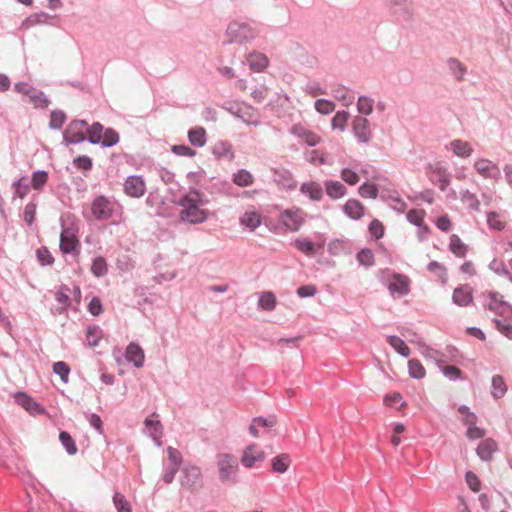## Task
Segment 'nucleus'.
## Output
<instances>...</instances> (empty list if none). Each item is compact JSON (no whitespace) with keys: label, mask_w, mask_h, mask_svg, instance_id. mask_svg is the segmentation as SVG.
I'll use <instances>...</instances> for the list:
<instances>
[{"label":"nucleus","mask_w":512,"mask_h":512,"mask_svg":"<svg viewBox=\"0 0 512 512\" xmlns=\"http://www.w3.org/2000/svg\"><path fill=\"white\" fill-rule=\"evenodd\" d=\"M209 200L198 190L191 189L178 202L180 219L189 224H200L207 220L209 212L203 207Z\"/></svg>","instance_id":"obj_1"},{"label":"nucleus","mask_w":512,"mask_h":512,"mask_svg":"<svg viewBox=\"0 0 512 512\" xmlns=\"http://www.w3.org/2000/svg\"><path fill=\"white\" fill-rule=\"evenodd\" d=\"M218 479L221 484L234 486L238 483L239 464L237 458L229 453L216 456Z\"/></svg>","instance_id":"obj_2"},{"label":"nucleus","mask_w":512,"mask_h":512,"mask_svg":"<svg viewBox=\"0 0 512 512\" xmlns=\"http://www.w3.org/2000/svg\"><path fill=\"white\" fill-rule=\"evenodd\" d=\"M258 35L256 28L248 23L233 21L225 31L227 43L245 44L254 40Z\"/></svg>","instance_id":"obj_3"},{"label":"nucleus","mask_w":512,"mask_h":512,"mask_svg":"<svg viewBox=\"0 0 512 512\" xmlns=\"http://www.w3.org/2000/svg\"><path fill=\"white\" fill-rule=\"evenodd\" d=\"M180 485L192 493L198 492L203 488V476L201 469L192 464H187L181 468L179 477Z\"/></svg>","instance_id":"obj_4"},{"label":"nucleus","mask_w":512,"mask_h":512,"mask_svg":"<svg viewBox=\"0 0 512 512\" xmlns=\"http://www.w3.org/2000/svg\"><path fill=\"white\" fill-rule=\"evenodd\" d=\"M14 90L17 93L26 96L28 98V102L31 103L36 109L47 108L50 103L44 92L26 82L16 83L14 85Z\"/></svg>","instance_id":"obj_5"},{"label":"nucleus","mask_w":512,"mask_h":512,"mask_svg":"<svg viewBox=\"0 0 512 512\" xmlns=\"http://www.w3.org/2000/svg\"><path fill=\"white\" fill-rule=\"evenodd\" d=\"M115 203L105 196L96 197L91 204V213L96 220H108L114 212Z\"/></svg>","instance_id":"obj_6"},{"label":"nucleus","mask_w":512,"mask_h":512,"mask_svg":"<svg viewBox=\"0 0 512 512\" xmlns=\"http://www.w3.org/2000/svg\"><path fill=\"white\" fill-rule=\"evenodd\" d=\"M305 221V213L299 208L286 209L280 214V222L290 231H298Z\"/></svg>","instance_id":"obj_7"},{"label":"nucleus","mask_w":512,"mask_h":512,"mask_svg":"<svg viewBox=\"0 0 512 512\" xmlns=\"http://www.w3.org/2000/svg\"><path fill=\"white\" fill-rule=\"evenodd\" d=\"M265 458V452L256 444H251L243 450L240 461L245 468H252L256 463L263 462Z\"/></svg>","instance_id":"obj_8"},{"label":"nucleus","mask_w":512,"mask_h":512,"mask_svg":"<svg viewBox=\"0 0 512 512\" xmlns=\"http://www.w3.org/2000/svg\"><path fill=\"white\" fill-rule=\"evenodd\" d=\"M124 190L130 197L140 198L145 194L146 184L141 176L132 175L127 177Z\"/></svg>","instance_id":"obj_9"},{"label":"nucleus","mask_w":512,"mask_h":512,"mask_svg":"<svg viewBox=\"0 0 512 512\" xmlns=\"http://www.w3.org/2000/svg\"><path fill=\"white\" fill-rule=\"evenodd\" d=\"M353 132L356 138L362 143H368L372 137L370 122L367 118L356 116L353 120Z\"/></svg>","instance_id":"obj_10"},{"label":"nucleus","mask_w":512,"mask_h":512,"mask_svg":"<svg viewBox=\"0 0 512 512\" xmlns=\"http://www.w3.org/2000/svg\"><path fill=\"white\" fill-rule=\"evenodd\" d=\"M474 169L484 178L497 179L500 176L498 166L488 159L476 160Z\"/></svg>","instance_id":"obj_11"},{"label":"nucleus","mask_w":512,"mask_h":512,"mask_svg":"<svg viewBox=\"0 0 512 512\" xmlns=\"http://www.w3.org/2000/svg\"><path fill=\"white\" fill-rule=\"evenodd\" d=\"M391 12L403 19H409L413 13L411 0H388Z\"/></svg>","instance_id":"obj_12"},{"label":"nucleus","mask_w":512,"mask_h":512,"mask_svg":"<svg viewBox=\"0 0 512 512\" xmlns=\"http://www.w3.org/2000/svg\"><path fill=\"white\" fill-rule=\"evenodd\" d=\"M291 134L302 139L307 145L313 147L320 142V137L301 124H295L291 127Z\"/></svg>","instance_id":"obj_13"},{"label":"nucleus","mask_w":512,"mask_h":512,"mask_svg":"<svg viewBox=\"0 0 512 512\" xmlns=\"http://www.w3.org/2000/svg\"><path fill=\"white\" fill-rule=\"evenodd\" d=\"M472 299V288L467 284L457 287L453 291L452 300L458 306H467L471 303Z\"/></svg>","instance_id":"obj_14"},{"label":"nucleus","mask_w":512,"mask_h":512,"mask_svg":"<svg viewBox=\"0 0 512 512\" xmlns=\"http://www.w3.org/2000/svg\"><path fill=\"white\" fill-rule=\"evenodd\" d=\"M388 289L392 294L404 296L409 293V280L406 276L395 274L389 282Z\"/></svg>","instance_id":"obj_15"},{"label":"nucleus","mask_w":512,"mask_h":512,"mask_svg":"<svg viewBox=\"0 0 512 512\" xmlns=\"http://www.w3.org/2000/svg\"><path fill=\"white\" fill-rule=\"evenodd\" d=\"M489 302L485 305L489 310L494 311L495 313H504L509 310L510 305L504 301L503 296L498 292H489Z\"/></svg>","instance_id":"obj_16"},{"label":"nucleus","mask_w":512,"mask_h":512,"mask_svg":"<svg viewBox=\"0 0 512 512\" xmlns=\"http://www.w3.org/2000/svg\"><path fill=\"white\" fill-rule=\"evenodd\" d=\"M15 399L20 406L32 414H42L44 412V409L25 393H17Z\"/></svg>","instance_id":"obj_17"},{"label":"nucleus","mask_w":512,"mask_h":512,"mask_svg":"<svg viewBox=\"0 0 512 512\" xmlns=\"http://www.w3.org/2000/svg\"><path fill=\"white\" fill-rule=\"evenodd\" d=\"M78 245V240L75 235L68 229H63L60 236V250L64 254L71 253Z\"/></svg>","instance_id":"obj_18"},{"label":"nucleus","mask_w":512,"mask_h":512,"mask_svg":"<svg viewBox=\"0 0 512 512\" xmlns=\"http://www.w3.org/2000/svg\"><path fill=\"white\" fill-rule=\"evenodd\" d=\"M63 138L66 144H78L86 139L84 131L77 126H74L72 122L65 130Z\"/></svg>","instance_id":"obj_19"},{"label":"nucleus","mask_w":512,"mask_h":512,"mask_svg":"<svg viewBox=\"0 0 512 512\" xmlns=\"http://www.w3.org/2000/svg\"><path fill=\"white\" fill-rule=\"evenodd\" d=\"M126 359L133 362L135 367L140 368L144 363V352L140 346L131 343L126 348Z\"/></svg>","instance_id":"obj_20"},{"label":"nucleus","mask_w":512,"mask_h":512,"mask_svg":"<svg viewBox=\"0 0 512 512\" xmlns=\"http://www.w3.org/2000/svg\"><path fill=\"white\" fill-rule=\"evenodd\" d=\"M497 444L492 439L483 440L477 447V455L483 460L488 461L491 459L492 454L496 451Z\"/></svg>","instance_id":"obj_21"},{"label":"nucleus","mask_w":512,"mask_h":512,"mask_svg":"<svg viewBox=\"0 0 512 512\" xmlns=\"http://www.w3.org/2000/svg\"><path fill=\"white\" fill-rule=\"evenodd\" d=\"M449 145L450 149L458 157L467 158L473 152L471 145L467 141H463L461 139L452 140Z\"/></svg>","instance_id":"obj_22"},{"label":"nucleus","mask_w":512,"mask_h":512,"mask_svg":"<svg viewBox=\"0 0 512 512\" xmlns=\"http://www.w3.org/2000/svg\"><path fill=\"white\" fill-rule=\"evenodd\" d=\"M300 191L310 197L314 201H319L323 197L322 186L314 181L303 183Z\"/></svg>","instance_id":"obj_23"},{"label":"nucleus","mask_w":512,"mask_h":512,"mask_svg":"<svg viewBox=\"0 0 512 512\" xmlns=\"http://www.w3.org/2000/svg\"><path fill=\"white\" fill-rule=\"evenodd\" d=\"M240 224L255 230L261 225V215L256 211H246L240 218Z\"/></svg>","instance_id":"obj_24"},{"label":"nucleus","mask_w":512,"mask_h":512,"mask_svg":"<svg viewBox=\"0 0 512 512\" xmlns=\"http://www.w3.org/2000/svg\"><path fill=\"white\" fill-rule=\"evenodd\" d=\"M247 61L250 68L258 72L264 70L268 65V58L264 54L258 52L249 54Z\"/></svg>","instance_id":"obj_25"},{"label":"nucleus","mask_w":512,"mask_h":512,"mask_svg":"<svg viewBox=\"0 0 512 512\" xmlns=\"http://www.w3.org/2000/svg\"><path fill=\"white\" fill-rule=\"evenodd\" d=\"M448 68L457 81H463L467 73V67L456 58H449L447 61Z\"/></svg>","instance_id":"obj_26"},{"label":"nucleus","mask_w":512,"mask_h":512,"mask_svg":"<svg viewBox=\"0 0 512 512\" xmlns=\"http://www.w3.org/2000/svg\"><path fill=\"white\" fill-rule=\"evenodd\" d=\"M344 211L349 217L359 219L363 216L364 207L358 200L350 199L344 205Z\"/></svg>","instance_id":"obj_27"},{"label":"nucleus","mask_w":512,"mask_h":512,"mask_svg":"<svg viewBox=\"0 0 512 512\" xmlns=\"http://www.w3.org/2000/svg\"><path fill=\"white\" fill-rule=\"evenodd\" d=\"M326 193L333 199L341 198L346 194V187L339 181H326Z\"/></svg>","instance_id":"obj_28"},{"label":"nucleus","mask_w":512,"mask_h":512,"mask_svg":"<svg viewBox=\"0 0 512 512\" xmlns=\"http://www.w3.org/2000/svg\"><path fill=\"white\" fill-rule=\"evenodd\" d=\"M290 464V456L286 453L274 457L271 461L273 471L281 474L287 471Z\"/></svg>","instance_id":"obj_29"},{"label":"nucleus","mask_w":512,"mask_h":512,"mask_svg":"<svg viewBox=\"0 0 512 512\" xmlns=\"http://www.w3.org/2000/svg\"><path fill=\"white\" fill-rule=\"evenodd\" d=\"M189 142L196 147H203L206 144V131L202 127L191 129L188 132Z\"/></svg>","instance_id":"obj_30"},{"label":"nucleus","mask_w":512,"mask_h":512,"mask_svg":"<svg viewBox=\"0 0 512 512\" xmlns=\"http://www.w3.org/2000/svg\"><path fill=\"white\" fill-rule=\"evenodd\" d=\"M233 182L240 187H247L253 184L254 177L246 169H240L233 175Z\"/></svg>","instance_id":"obj_31"},{"label":"nucleus","mask_w":512,"mask_h":512,"mask_svg":"<svg viewBox=\"0 0 512 512\" xmlns=\"http://www.w3.org/2000/svg\"><path fill=\"white\" fill-rule=\"evenodd\" d=\"M507 386L502 376L495 375L492 377V396L499 399L505 395Z\"/></svg>","instance_id":"obj_32"},{"label":"nucleus","mask_w":512,"mask_h":512,"mask_svg":"<svg viewBox=\"0 0 512 512\" xmlns=\"http://www.w3.org/2000/svg\"><path fill=\"white\" fill-rule=\"evenodd\" d=\"M213 154L219 158L232 159L234 154L232 146L228 142L220 141L213 146Z\"/></svg>","instance_id":"obj_33"},{"label":"nucleus","mask_w":512,"mask_h":512,"mask_svg":"<svg viewBox=\"0 0 512 512\" xmlns=\"http://www.w3.org/2000/svg\"><path fill=\"white\" fill-rule=\"evenodd\" d=\"M449 248L451 252L457 257H464L467 252L466 245L462 242V240L458 237V235L453 234L450 237Z\"/></svg>","instance_id":"obj_34"},{"label":"nucleus","mask_w":512,"mask_h":512,"mask_svg":"<svg viewBox=\"0 0 512 512\" xmlns=\"http://www.w3.org/2000/svg\"><path fill=\"white\" fill-rule=\"evenodd\" d=\"M387 341L403 357H408L410 355L409 347L398 336H388Z\"/></svg>","instance_id":"obj_35"},{"label":"nucleus","mask_w":512,"mask_h":512,"mask_svg":"<svg viewBox=\"0 0 512 512\" xmlns=\"http://www.w3.org/2000/svg\"><path fill=\"white\" fill-rule=\"evenodd\" d=\"M102 330L98 326H91L86 331V341L90 347H96L102 338Z\"/></svg>","instance_id":"obj_36"},{"label":"nucleus","mask_w":512,"mask_h":512,"mask_svg":"<svg viewBox=\"0 0 512 512\" xmlns=\"http://www.w3.org/2000/svg\"><path fill=\"white\" fill-rule=\"evenodd\" d=\"M259 306L266 311H272L276 306V298L272 292H264L258 301Z\"/></svg>","instance_id":"obj_37"},{"label":"nucleus","mask_w":512,"mask_h":512,"mask_svg":"<svg viewBox=\"0 0 512 512\" xmlns=\"http://www.w3.org/2000/svg\"><path fill=\"white\" fill-rule=\"evenodd\" d=\"M103 126L99 122H95L88 129V141L91 144H99L103 135Z\"/></svg>","instance_id":"obj_38"},{"label":"nucleus","mask_w":512,"mask_h":512,"mask_svg":"<svg viewBox=\"0 0 512 512\" xmlns=\"http://www.w3.org/2000/svg\"><path fill=\"white\" fill-rule=\"evenodd\" d=\"M145 426L146 427H152L154 429V431L151 433V436L153 438V440L155 441V444L157 446H161V441H160V437L162 435V430H161V423L159 420H152L150 418H147L144 422Z\"/></svg>","instance_id":"obj_39"},{"label":"nucleus","mask_w":512,"mask_h":512,"mask_svg":"<svg viewBox=\"0 0 512 512\" xmlns=\"http://www.w3.org/2000/svg\"><path fill=\"white\" fill-rule=\"evenodd\" d=\"M59 439L62 443V445L65 447L66 451L70 455H74L77 452V447L75 444V441L71 437V435L68 432L62 431L59 434Z\"/></svg>","instance_id":"obj_40"},{"label":"nucleus","mask_w":512,"mask_h":512,"mask_svg":"<svg viewBox=\"0 0 512 512\" xmlns=\"http://www.w3.org/2000/svg\"><path fill=\"white\" fill-rule=\"evenodd\" d=\"M118 141H119L118 133L115 130L109 128V129H106L105 132L103 133L100 143L103 147H112V146L116 145L118 143Z\"/></svg>","instance_id":"obj_41"},{"label":"nucleus","mask_w":512,"mask_h":512,"mask_svg":"<svg viewBox=\"0 0 512 512\" xmlns=\"http://www.w3.org/2000/svg\"><path fill=\"white\" fill-rule=\"evenodd\" d=\"M66 120V115L61 110H53L50 115L49 127L51 129H60Z\"/></svg>","instance_id":"obj_42"},{"label":"nucleus","mask_w":512,"mask_h":512,"mask_svg":"<svg viewBox=\"0 0 512 512\" xmlns=\"http://www.w3.org/2000/svg\"><path fill=\"white\" fill-rule=\"evenodd\" d=\"M408 368H409V375L412 378L421 379V378H423L425 376V369H424V367L422 366L420 361H418L416 359H411L408 362Z\"/></svg>","instance_id":"obj_43"},{"label":"nucleus","mask_w":512,"mask_h":512,"mask_svg":"<svg viewBox=\"0 0 512 512\" xmlns=\"http://www.w3.org/2000/svg\"><path fill=\"white\" fill-rule=\"evenodd\" d=\"M48 180V173L44 170L35 171L32 175V187L35 190H40Z\"/></svg>","instance_id":"obj_44"},{"label":"nucleus","mask_w":512,"mask_h":512,"mask_svg":"<svg viewBox=\"0 0 512 512\" xmlns=\"http://www.w3.org/2000/svg\"><path fill=\"white\" fill-rule=\"evenodd\" d=\"M357 109L361 114L370 115L373 111V100L367 96H360L357 101Z\"/></svg>","instance_id":"obj_45"},{"label":"nucleus","mask_w":512,"mask_h":512,"mask_svg":"<svg viewBox=\"0 0 512 512\" xmlns=\"http://www.w3.org/2000/svg\"><path fill=\"white\" fill-rule=\"evenodd\" d=\"M335 104L327 99H318L315 102V109L317 112L323 115H328L335 110Z\"/></svg>","instance_id":"obj_46"},{"label":"nucleus","mask_w":512,"mask_h":512,"mask_svg":"<svg viewBox=\"0 0 512 512\" xmlns=\"http://www.w3.org/2000/svg\"><path fill=\"white\" fill-rule=\"evenodd\" d=\"M113 503L117 509V512H131V507L125 496L119 492H115L113 496Z\"/></svg>","instance_id":"obj_47"},{"label":"nucleus","mask_w":512,"mask_h":512,"mask_svg":"<svg viewBox=\"0 0 512 512\" xmlns=\"http://www.w3.org/2000/svg\"><path fill=\"white\" fill-rule=\"evenodd\" d=\"M359 194L363 198L375 199L378 196V188L373 183L365 182L359 187Z\"/></svg>","instance_id":"obj_48"},{"label":"nucleus","mask_w":512,"mask_h":512,"mask_svg":"<svg viewBox=\"0 0 512 512\" xmlns=\"http://www.w3.org/2000/svg\"><path fill=\"white\" fill-rule=\"evenodd\" d=\"M91 271L96 277H101L107 273V263L103 257H97L94 259Z\"/></svg>","instance_id":"obj_49"},{"label":"nucleus","mask_w":512,"mask_h":512,"mask_svg":"<svg viewBox=\"0 0 512 512\" xmlns=\"http://www.w3.org/2000/svg\"><path fill=\"white\" fill-rule=\"evenodd\" d=\"M295 245L298 250L305 253L308 256H313L316 253V248L314 243L307 239H297L295 241Z\"/></svg>","instance_id":"obj_50"},{"label":"nucleus","mask_w":512,"mask_h":512,"mask_svg":"<svg viewBox=\"0 0 512 512\" xmlns=\"http://www.w3.org/2000/svg\"><path fill=\"white\" fill-rule=\"evenodd\" d=\"M461 200L464 203H467L470 208L475 211H480V202L477 199L476 195L471 193L469 190H465L461 192Z\"/></svg>","instance_id":"obj_51"},{"label":"nucleus","mask_w":512,"mask_h":512,"mask_svg":"<svg viewBox=\"0 0 512 512\" xmlns=\"http://www.w3.org/2000/svg\"><path fill=\"white\" fill-rule=\"evenodd\" d=\"M348 119H349L348 112H346V111L337 112L332 119V127L334 129L344 130Z\"/></svg>","instance_id":"obj_52"},{"label":"nucleus","mask_w":512,"mask_h":512,"mask_svg":"<svg viewBox=\"0 0 512 512\" xmlns=\"http://www.w3.org/2000/svg\"><path fill=\"white\" fill-rule=\"evenodd\" d=\"M53 372L55 374L59 375L63 382L66 383L68 381V376H69V373H70V368H69V366L65 362L58 361V362L54 363V365H53Z\"/></svg>","instance_id":"obj_53"},{"label":"nucleus","mask_w":512,"mask_h":512,"mask_svg":"<svg viewBox=\"0 0 512 512\" xmlns=\"http://www.w3.org/2000/svg\"><path fill=\"white\" fill-rule=\"evenodd\" d=\"M356 258L364 266H372L374 264V254L370 249H362L357 253Z\"/></svg>","instance_id":"obj_54"},{"label":"nucleus","mask_w":512,"mask_h":512,"mask_svg":"<svg viewBox=\"0 0 512 512\" xmlns=\"http://www.w3.org/2000/svg\"><path fill=\"white\" fill-rule=\"evenodd\" d=\"M459 413L463 416L462 421L464 424H476L477 423V416L474 412H471L469 407L466 405H461L458 408Z\"/></svg>","instance_id":"obj_55"},{"label":"nucleus","mask_w":512,"mask_h":512,"mask_svg":"<svg viewBox=\"0 0 512 512\" xmlns=\"http://www.w3.org/2000/svg\"><path fill=\"white\" fill-rule=\"evenodd\" d=\"M13 186L15 187V195L19 198H24L29 191V185L27 183L26 177H21L15 181Z\"/></svg>","instance_id":"obj_56"},{"label":"nucleus","mask_w":512,"mask_h":512,"mask_svg":"<svg viewBox=\"0 0 512 512\" xmlns=\"http://www.w3.org/2000/svg\"><path fill=\"white\" fill-rule=\"evenodd\" d=\"M49 15L47 13L41 12L30 15L24 22V25L33 26L36 24H46L48 22Z\"/></svg>","instance_id":"obj_57"},{"label":"nucleus","mask_w":512,"mask_h":512,"mask_svg":"<svg viewBox=\"0 0 512 512\" xmlns=\"http://www.w3.org/2000/svg\"><path fill=\"white\" fill-rule=\"evenodd\" d=\"M237 117H239L244 123L247 125H253L258 126L260 125V120L258 116L254 112H241L239 111L236 114Z\"/></svg>","instance_id":"obj_58"},{"label":"nucleus","mask_w":512,"mask_h":512,"mask_svg":"<svg viewBox=\"0 0 512 512\" xmlns=\"http://www.w3.org/2000/svg\"><path fill=\"white\" fill-rule=\"evenodd\" d=\"M341 179L349 185H356L359 182L358 174L349 168L342 169Z\"/></svg>","instance_id":"obj_59"},{"label":"nucleus","mask_w":512,"mask_h":512,"mask_svg":"<svg viewBox=\"0 0 512 512\" xmlns=\"http://www.w3.org/2000/svg\"><path fill=\"white\" fill-rule=\"evenodd\" d=\"M37 258L42 265H50L54 258L46 247H41L36 252Z\"/></svg>","instance_id":"obj_60"},{"label":"nucleus","mask_w":512,"mask_h":512,"mask_svg":"<svg viewBox=\"0 0 512 512\" xmlns=\"http://www.w3.org/2000/svg\"><path fill=\"white\" fill-rule=\"evenodd\" d=\"M487 224L495 230H502L505 226L504 222L499 219V215L496 212H489L487 214Z\"/></svg>","instance_id":"obj_61"},{"label":"nucleus","mask_w":512,"mask_h":512,"mask_svg":"<svg viewBox=\"0 0 512 512\" xmlns=\"http://www.w3.org/2000/svg\"><path fill=\"white\" fill-rule=\"evenodd\" d=\"M167 454H168V459L170 462L169 465H175L176 467H180V465L182 463V455H181L180 451L169 446L167 448Z\"/></svg>","instance_id":"obj_62"},{"label":"nucleus","mask_w":512,"mask_h":512,"mask_svg":"<svg viewBox=\"0 0 512 512\" xmlns=\"http://www.w3.org/2000/svg\"><path fill=\"white\" fill-rule=\"evenodd\" d=\"M68 292L69 288L67 286H61L60 289L55 293L57 302L62 304L64 307H67L70 303Z\"/></svg>","instance_id":"obj_63"},{"label":"nucleus","mask_w":512,"mask_h":512,"mask_svg":"<svg viewBox=\"0 0 512 512\" xmlns=\"http://www.w3.org/2000/svg\"><path fill=\"white\" fill-rule=\"evenodd\" d=\"M369 231L376 239H380L384 235V226L380 221L374 219L369 225Z\"/></svg>","instance_id":"obj_64"}]
</instances>
